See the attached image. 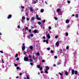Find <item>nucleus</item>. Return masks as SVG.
<instances>
[{
  "label": "nucleus",
  "mask_w": 79,
  "mask_h": 79,
  "mask_svg": "<svg viewBox=\"0 0 79 79\" xmlns=\"http://www.w3.org/2000/svg\"><path fill=\"white\" fill-rule=\"evenodd\" d=\"M46 37H47L48 39H50V34H48L46 35Z\"/></svg>",
  "instance_id": "1"
},
{
  "label": "nucleus",
  "mask_w": 79,
  "mask_h": 79,
  "mask_svg": "<svg viewBox=\"0 0 79 79\" xmlns=\"http://www.w3.org/2000/svg\"><path fill=\"white\" fill-rule=\"evenodd\" d=\"M33 33H38L39 32V31L37 30H35L33 31Z\"/></svg>",
  "instance_id": "2"
},
{
  "label": "nucleus",
  "mask_w": 79,
  "mask_h": 79,
  "mask_svg": "<svg viewBox=\"0 0 79 79\" xmlns=\"http://www.w3.org/2000/svg\"><path fill=\"white\" fill-rule=\"evenodd\" d=\"M28 59H29V58H28V57H25L24 58V60L25 61H27L28 60Z\"/></svg>",
  "instance_id": "3"
},
{
  "label": "nucleus",
  "mask_w": 79,
  "mask_h": 79,
  "mask_svg": "<svg viewBox=\"0 0 79 79\" xmlns=\"http://www.w3.org/2000/svg\"><path fill=\"white\" fill-rule=\"evenodd\" d=\"M56 45L57 47H58L59 46V42L57 41L56 43Z\"/></svg>",
  "instance_id": "4"
},
{
  "label": "nucleus",
  "mask_w": 79,
  "mask_h": 79,
  "mask_svg": "<svg viewBox=\"0 0 79 79\" xmlns=\"http://www.w3.org/2000/svg\"><path fill=\"white\" fill-rule=\"evenodd\" d=\"M25 48H26V46H22V50H25Z\"/></svg>",
  "instance_id": "5"
},
{
  "label": "nucleus",
  "mask_w": 79,
  "mask_h": 79,
  "mask_svg": "<svg viewBox=\"0 0 79 79\" xmlns=\"http://www.w3.org/2000/svg\"><path fill=\"white\" fill-rule=\"evenodd\" d=\"M29 9H30V10L31 11H33L34 10H33V9H32V8L31 7H30L29 8Z\"/></svg>",
  "instance_id": "6"
},
{
  "label": "nucleus",
  "mask_w": 79,
  "mask_h": 79,
  "mask_svg": "<svg viewBox=\"0 0 79 79\" xmlns=\"http://www.w3.org/2000/svg\"><path fill=\"white\" fill-rule=\"evenodd\" d=\"M11 15H8V19H10L11 18Z\"/></svg>",
  "instance_id": "7"
},
{
  "label": "nucleus",
  "mask_w": 79,
  "mask_h": 79,
  "mask_svg": "<svg viewBox=\"0 0 79 79\" xmlns=\"http://www.w3.org/2000/svg\"><path fill=\"white\" fill-rule=\"evenodd\" d=\"M36 3H37V2H36V1H32V4H35Z\"/></svg>",
  "instance_id": "8"
},
{
  "label": "nucleus",
  "mask_w": 79,
  "mask_h": 79,
  "mask_svg": "<svg viewBox=\"0 0 79 79\" xmlns=\"http://www.w3.org/2000/svg\"><path fill=\"white\" fill-rule=\"evenodd\" d=\"M72 73L73 74H74V70L73 69L72 70Z\"/></svg>",
  "instance_id": "9"
},
{
  "label": "nucleus",
  "mask_w": 79,
  "mask_h": 79,
  "mask_svg": "<svg viewBox=\"0 0 79 79\" xmlns=\"http://www.w3.org/2000/svg\"><path fill=\"white\" fill-rule=\"evenodd\" d=\"M30 48L31 50H32L33 49V46H30Z\"/></svg>",
  "instance_id": "10"
},
{
  "label": "nucleus",
  "mask_w": 79,
  "mask_h": 79,
  "mask_svg": "<svg viewBox=\"0 0 79 79\" xmlns=\"http://www.w3.org/2000/svg\"><path fill=\"white\" fill-rule=\"evenodd\" d=\"M46 70H49V69L50 68L48 67L47 66H46Z\"/></svg>",
  "instance_id": "11"
},
{
  "label": "nucleus",
  "mask_w": 79,
  "mask_h": 79,
  "mask_svg": "<svg viewBox=\"0 0 79 79\" xmlns=\"http://www.w3.org/2000/svg\"><path fill=\"white\" fill-rule=\"evenodd\" d=\"M35 19V18L34 17H32L31 19V20H32V21H34V20Z\"/></svg>",
  "instance_id": "12"
},
{
  "label": "nucleus",
  "mask_w": 79,
  "mask_h": 79,
  "mask_svg": "<svg viewBox=\"0 0 79 79\" xmlns=\"http://www.w3.org/2000/svg\"><path fill=\"white\" fill-rule=\"evenodd\" d=\"M36 19L37 20H40H40H41V18L39 17H38V18H36Z\"/></svg>",
  "instance_id": "13"
},
{
  "label": "nucleus",
  "mask_w": 79,
  "mask_h": 79,
  "mask_svg": "<svg viewBox=\"0 0 79 79\" xmlns=\"http://www.w3.org/2000/svg\"><path fill=\"white\" fill-rule=\"evenodd\" d=\"M44 9H41L40 10V12L41 13H43V12H44Z\"/></svg>",
  "instance_id": "14"
},
{
  "label": "nucleus",
  "mask_w": 79,
  "mask_h": 79,
  "mask_svg": "<svg viewBox=\"0 0 79 79\" xmlns=\"http://www.w3.org/2000/svg\"><path fill=\"white\" fill-rule=\"evenodd\" d=\"M59 51H60V54H61V53H62V49H60L59 50Z\"/></svg>",
  "instance_id": "15"
},
{
  "label": "nucleus",
  "mask_w": 79,
  "mask_h": 79,
  "mask_svg": "<svg viewBox=\"0 0 79 79\" xmlns=\"http://www.w3.org/2000/svg\"><path fill=\"white\" fill-rule=\"evenodd\" d=\"M32 56H33V58L34 60H36V58H35V56H34V55H33Z\"/></svg>",
  "instance_id": "16"
},
{
  "label": "nucleus",
  "mask_w": 79,
  "mask_h": 79,
  "mask_svg": "<svg viewBox=\"0 0 79 79\" xmlns=\"http://www.w3.org/2000/svg\"><path fill=\"white\" fill-rule=\"evenodd\" d=\"M69 20H68V19H67V20H66V23H69Z\"/></svg>",
  "instance_id": "17"
},
{
  "label": "nucleus",
  "mask_w": 79,
  "mask_h": 79,
  "mask_svg": "<svg viewBox=\"0 0 79 79\" xmlns=\"http://www.w3.org/2000/svg\"><path fill=\"white\" fill-rule=\"evenodd\" d=\"M60 11V9H58L56 11L57 12H59V11Z\"/></svg>",
  "instance_id": "18"
},
{
  "label": "nucleus",
  "mask_w": 79,
  "mask_h": 79,
  "mask_svg": "<svg viewBox=\"0 0 79 79\" xmlns=\"http://www.w3.org/2000/svg\"><path fill=\"white\" fill-rule=\"evenodd\" d=\"M22 20H25V17L24 16L22 17Z\"/></svg>",
  "instance_id": "19"
},
{
  "label": "nucleus",
  "mask_w": 79,
  "mask_h": 79,
  "mask_svg": "<svg viewBox=\"0 0 79 79\" xmlns=\"http://www.w3.org/2000/svg\"><path fill=\"white\" fill-rule=\"evenodd\" d=\"M37 66L38 68H40V65H37Z\"/></svg>",
  "instance_id": "20"
},
{
  "label": "nucleus",
  "mask_w": 79,
  "mask_h": 79,
  "mask_svg": "<svg viewBox=\"0 0 79 79\" xmlns=\"http://www.w3.org/2000/svg\"><path fill=\"white\" fill-rule=\"evenodd\" d=\"M27 54V52H23V54L24 55H26V54Z\"/></svg>",
  "instance_id": "21"
},
{
  "label": "nucleus",
  "mask_w": 79,
  "mask_h": 79,
  "mask_svg": "<svg viewBox=\"0 0 79 79\" xmlns=\"http://www.w3.org/2000/svg\"><path fill=\"white\" fill-rule=\"evenodd\" d=\"M29 60L30 62H32V61H33V60H32V59H29Z\"/></svg>",
  "instance_id": "22"
},
{
  "label": "nucleus",
  "mask_w": 79,
  "mask_h": 79,
  "mask_svg": "<svg viewBox=\"0 0 79 79\" xmlns=\"http://www.w3.org/2000/svg\"><path fill=\"white\" fill-rule=\"evenodd\" d=\"M36 55H38V56H39L40 55V53L39 52H38L36 53Z\"/></svg>",
  "instance_id": "23"
},
{
  "label": "nucleus",
  "mask_w": 79,
  "mask_h": 79,
  "mask_svg": "<svg viewBox=\"0 0 79 79\" xmlns=\"http://www.w3.org/2000/svg\"><path fill=\"white\" fill-rule=\"evenodd\" d=\"M65 35H66V36H68V33L66 32L65 33Z\"/></svg>",
  "instance_id": "24"
},
{
  "label": "nucleus",
  "mask_w": 79,
  "mask_h": 79,
  "mask_svg": "<svg viewBox=\"0 0 79 79\" xmlns=\"http://www.w3.org/2000/svg\"><path fill=\"white\" fill-rule=\"evenodd\" d=\"M77 73H78V72L77 71H75V74H77Z\"/></svg>",
  "instance_id": "25"
},
{
  "label": "nucleus",
  "mask_w": 79,
  "mask_h": 79,
  "mask_svg": "<svg viewBox=\"0 0 79 79\" xmlns=\"http://www.w3.org/2000/svg\"><path fill=\"white\" fill-rule=\"evenodd\" d=\"M37 23L39 25H40V24H41V22H38Z\"/></svg>",
  "instance_id": "26"
},
{
  "label": "nucleus",
  "mask_w": 79,
  "mask_h": 79,
  "mask_svg": "<svg viewBox=\"0 0 79 79\" xmlns=\"http://www.w3.org/2000/svg\"><path fill=\"white\" fill-rule=\"evenodd\" d=\"M21 22H22V23H24L25 21L24 20H21Z\"/></svg>",
  "instance_id": "27"
},
{
  "label": "nucleus",
  "mask_w": 79,
  "mask_h": 79,
  "mask_svg": "<svg viewBox=\"0 0 79 79\" xmlns=\"http://www.w3.org/2000/svg\"><path fill=\"white\" fill-rule=\"evenodd\" d=\"M45 73H46V74H48V72L46 70H45Z\"/></svg>",
  "instance_id": "28"
},
{
  "label": "nucleus",
  "mask_w": 79,
  "mask_h": 79,
  "mask_svg": "<svg viewBox=\"0 0 79 79\" xmlns=\"http://www.w3.org/2000/svg\"><path fill=\"white\" fill-rule=\"evenodd\" d=\"M30 36L31 37H33L34 36V35L33 34H31Z\"/></svg>",
  "instance_id": "29"
},
{
  "label": "nucleus",
  "mask_w": 79,
  "mask_h": 79,
  "mask_svg": "<svg viewBox=\"0 0 79 79\" xmlns=\"http://www.w3.org/2000/svg\"><path fill=\"white\" fill-rule=\"evenodd\" d=\"M18 54H16L15 55V56L16 57H18Z\"/></svg>",
  "instance_id": "30"
},
{
  "label": "nucleus",
  "mask_w": 79,
  "mask_h": 79,
  "mask_svg": "<svg viewBox=\"0 0 79 79\" xmlns=\"http://www.w3.org/2000/svg\"><path fill=\"white\" fill-rule=\"evenodd\" d=\"M59 74L60 76H63V74H62V73H59Z\"/></svg>",
  "instance_id": "31"
},
{
  "label": "nucleus",
  "mask_w": 79,
  "mask_h": 79,
  "mask_svg": "<svg viewBox=\"0 0 79 79\" xmlns=\"http://www.w3.org/2000/svg\"><path fill=\"white\" fill-rule=\"evenodd\" d=\"M65 74L66 75H68V72H65Z\"/></svg>",
  "instance_id": "32"
},
{
  "label": "nucleus",
  "mask_w": 79,
  "mask_h": 79,
  "mask_svg": "<svg viewBox=\"0 0 79 79\" xmlns=\"http://www.w3.org/2000/svg\"><path fill=\"white\" fill-rule=\"evenodd\" d=\"M54 18L56 20H57L58 19V18L56 17H54Z\"/></svg>",
  "instance_id": "33"
},
{
  "label": "nucleus",
  "mask_w": 79,
  "mask_h": 79,
  "mask_svg": "<svg viewBox=\"0 0 79 79\" xmlns=\"http://www.w3.org/2000/svg\"><path fill=\"white\" fill-rule=\"evenodd\" d=\"M68 48H69V47H68V46H67L66 47V49L67 50H68Z\"/></svg>",
  "instance_id": "34"
},
{
  "label": "nucleus",
  "mask_w": 79,
  "mask_h": 79,
  "mask_svg": "<svg viewBox=\"0 0 79 79\" xmlns=\"http://www.w3.org/2000/svg\"><path fill=\"white\" fill-rule=\"evenodd\" d=\"M28 31H29L30 33H31V30L29 29Z\"/></svg>",
  "instance_id": "35"
},
{
  "label": "nucleus",
  "mask_w": 79,
  "mask_h": 79,
  "mask_svg": "<svg viewBox=\"0 0 79 79\" xmlns=\"http://www.w3.org/2000/svg\"><path fill=\"white\" fill-rule=\"evenodd\" d=\"M75 17L76 18H77L78 17V15L77 14L75 16Z\"/></svg>",
  "instance_id": "36"
},
{
  "label": "nucleus",
  "mask_w": 79,
  "mask_h": 79,
  "mask_svg": "<svg viewBox=\"0 0 79 79\" xmlns=\"http://www.w3.org/2000/svg\"><path fill=\"white\" fill-rule=\"evenodd\" d=\"M36 18H39V15H36Z\"/></svg>",
  "instance_id": "37"
},
{
  "label": "nucleus",
  "mask_w": 79,
  "mask_h": 79,
  "mask_svg": "<svg viewBox=\"0 0 79 79\" xmlns=\"http://www.w3.org/2000/svg\"><path fill=\"white\" fill-rule=\"evenodd\" d=\"M17 28H18V29H19V28H20V26L19 25H18L17 27Z\"/></svg>",
  "instance_id": "38"
},
{
  "label": "nucleus",
  "mask_w": 79,
  "mask_h": 79,
  "mask_svg": "<svg viewBox=\"0 0 79 79\" xmlns=\"http://www.w3.org/2000/svg\"><path fill=\"white\" fill-rule=\"evenodd\" d=\"M16 69L17 70H18V69H19V67H17L16 68Z\"/></svg>",
  "instance_id": "39"
},
{
  "label": "nucleus",
  "mask_w": 79,
  "mask_h": 79,
  "mask_svg": "<svg viewBox=\"0 0 79 79\" xmlns=\"http://www.w3.org/2000/svg\"><path fill=\"white\" fill-rule=\"evenodd\" d=\"M51 53H53V51L51 50Z\"/></svg>",
  "instance_id": "40"
},
{
  "label": "nucleus",
  "mask_w": 79,
  "mask_h": 79,
  "mask_svg": "<svg viewBox=\"0 0 79 79\" xmlns=\"http://www.w3.org/2000/svg\"><path fill=\"white\" fill-rule=\"evenodd\" d=\"M61 64V62H58L57 63V65H59V64Z\"/></svg>",
  "instance_id": "41"
},
{
  "label": "nucleus",
  "mask_w": 79,
  "mask_h": 79,
  "mask_svg": "<svg viewBox=\"0 0 79 79\" xmlns=\"http://www.w3.org/2000/svg\"><path fill=\"white\" fill-rule=\"evenodd\" d=\"M46 43L47 44H48V40H46Z\"/></svg>",
  "instance_id": "42"
},
{
  "label": "nucleus",
  "mask_w": 79,
  "mask_h": 79,
  "mask_svg": "<svg viewBox=\"0 0 79 79\" xmlns=\"http://www.w3.org/2000/svg\"><path fill=\"white\" fill-rule=\"evenodd\" d=\"M28 29V28L27 27H25L26 30H27Z\"/></svg>",
  "instance_id": "43"
},
{
  "label": "nucleus",
  "mask_w": 79,
  "mask_h": 79,
  "mask_svg": "<svg viewBox=\"0 0 79 79\" xmlns=\"http://www.w3.org/2000/svg\"><path fill=\"white\" fill-rule=\"evenodd\" d=\"M27 21H29V18H27Z\"/></svg>",
  "instance_id": "44"
},
{
  "label": "nucleus",
  "mask_w": 79,
  "mask_h": 79,
  "mask_svg": "<svg viewBox=\"0 0 79 79\" xmlns=\"http://www.w3.org/2000/svg\"><path fill=\"white\" fill-rule=\"evenodd\" d=\"M54 58H55V59H56V58H57V56H54Z\"/></svg>",
  "instance_id": "45"
},
{
  "label": "nucleus",
  "mask_w": 79,
  "mask_h": 79,
  "mask_svg": "<svg viewBox=\"0 0 79 79\" xmlns=\"http://www.w3.org/2000/svg\"><path fill=\"white\" fill-rule=\"evenodd\" d=\"M49 30H50L52 29V27H51L50 26H49Z\"/></svg>",
  "instance_id": "46"
},
{
  "label": "nucleus",
  "mask_w": 79,
  "mask_h": 79,
  "mask_svg": "<svg viewBox=\"0 0 79 79\" xmlns=\"http://www.w3.org/2000/svg\"><path fill=\"white\" fill-rule=\"evenodd\" d=\"M0 53H3V52L2 51H0Z\"/></svg>",
  "instance_id": "47"
},
{
  "label": "nucleus",
  "mask_w": 79,
  "mask_h": 79,
  "mask_svg": "<svg viewBox=\"0 0 79 79\" xmlns=\"http://www.w3.org/2000/svg\"><path fill=\"white\" fill-rule=\"evenodd\" d=\"M21 8H24V6H21Z\"/></svg>",
  "instance_id": "48"
},
{
  "label": "nucleus",
  "mask_w": 79,
  "mask_h": 79,
  "mask_svg": "<svg viewBox=\"0 0 79 79\" xmlns=\"http://www.w3.org/2000/svg\"><path fill=\"white\" fill-rule=\"evenodd\" d=\"M16 60L17 61H18V60H19V58H18L16 59Z\"/></svg>",
  "instance_id": "49"
},
{
  "label": "nucleus",
  "mask_w": 79,
  "mask_h": 79,
  "mask_svg": "<svg viewBox=\"0 0 79 79\" xmlns=\"http://www.w3.org/2000/svg\"><path fill=\"white\" fill-rule=\"evenodd\" d=\"M55 38L56 39H57V38H58V36H56L55 37Z\"/></svg>",
  "instance_id": "50"
},
{
  "label": "nucleus",
  "mask_w": 79,
  "mask_h": 79,
  "mask_svg": "<svg viewBox=\"0 0 79 79\" xmlns=\"http://www.w3.org/2000/svg\"><path fill=\"white\" fill-rule=\"evenodd\" d=\"M42 62H43V63H44V62H45V60H42Z\"/></svg>",
  "instance_id": "51"
},
{
  "label": "nucleus",
  "mask_w": 79,
  "mask_h": 79,
  "mask_svg": "<svg viewBox=\"0 0 79 79\" xmlns=\"http://www.w3.org/2000/svg\"><path fill=\"white\" fill-rule=\"evenodd\" d=\"M2 60V63H4V62L3 61V59Z\"/></svg>",
  "instance_id": "52"
},
{
  "label": "nucleus",
  "mask_w": 79,
  "mask_h": 79,
  "mask_svg": "<svg viewBox=\"0 0 79 79\" xmlns=\"http://www.w3.org/2000/svg\"><path fill=\"white\" fill-rule=\"evenodd\" d=\"M71 2H70V1H68V3H70Z\"/></svg>",
  "instance_id": "53"
},
{
  "label": "nucleus",
  "mask_w": 79,
  "mask_h": 79,
  "mask_svg": "<svg viewBox=\"0 0 79 79\" xmlns=\"http://www.w3.org/2000/svg\"><path fill=\"white\" fill-rule=\"evenodd\" d=\"M42 69H43V68H42V67H40V71H41V70H42Z\"/></svg>",
  "instance_id": "54"
},
{
  "label": "nucleus",
  "mask_w": 79,
  "mask_h": 79,
  "mask_svg": "<svg viewBox=\"0 0 79 79\" xmlns=\"http://www.w3.org/2000/svg\"><path fill=\"white\" fill-rule=\"evenodd\" d=\"M50 48H47V50H50Z\"/></svg>",
  "instance_id": "55"
},
{
  "label": "nucleus",
  "mask_w": 79,
  "mask_h": 79,
  "mask_svg": "<svg viewBox=\"0 0 79 79\" xmlns=\"http://www.w3.org/2000/svg\"><path fill=\"white\" fill-rule=\"evenodd\" d=\"M32 57V56H31V55H29V58H31V57Z\"/></svg>",
  "instance_id": "56"
},
{
  "label": "nucleus",
  "mask_w": 79,
  "mask_h": 79,
  "mask_svg": "<svg viewBox=\"0 0 79 79\" xmlns=\"http://www.w3.org/2000/svg\"><path fill=\"white\" fill-rule=\"evenodd\" d=\"M17 65H18L17 64H15V66H17Z\"/></svg>",
  "instance_id": "57"
},
{
  "label": "nucleus",
  "mask_w": 79,
  "mask_h": 79,
  "mask_svg": "<svg viewBox=\"0 0 79 79\" xmlns=\"http://www.w3.org/2000/svg\"><path fill=\"white\" fill-rule=\"evenodd\" d=\"M45 3H46V5H47V4H48V3H47V2L46 1H45Z\"/></svg>",
  "instance_id": "58"
},
{
  "label": "nucleus",
  "mask_w": 79,
  "mask_h": 79,
  "mask_svg": "<svg viewBox=\"0 0 79 79\" xmlns=\"http://www.w3.org/2000/svg\"><path fill=\"white\" fill-rule=\"evenodd\" d=\"M45 22V20H43V23H44Z\"/></svg>",
  "instance_id": "59"
},
{
  "label": "nucleus",
  "mask_w": 79,
  "mask_h": 79,
  "mask_svg": "<svg viewBox=\"0 0 79 79\" xmlns=\"http://www.w3.org/2000/svg\"><path fill=\"white\" fill-rule=\"evenodd\" d=\"M27 79H29V77H28V76H27Z\"/></svg>",
  "instance_id": "60"
},
{
  "label": "nucleus",
  "mask_w": 79,
  "mask_h": 79,
  "mask_svg": "<svg viewBox=\"0 0 79 79\" xmlns=\"http://www.w3.org/2000/svg\"><path fill=\"white\" fill-rule=\"evenodd\" d=\"M30 64L31 65H33V63H30Z\"/></svg>",
  "instance_id": "61"
},
{
  "label": "nucleus",
  "mask_w": 79,
  "mask_h": 79,
  "mask_svg": "<svg viewBox=\"0 0 79 79\" xmlns=\"http://www.w3.org/2000/svg\"><path fill=\"white\" fill-rule=\"evenodd\" d=\"M22 45L23 46H24V45H25V44H24V43H23Z\"/></svg>",
  "instance_id": "62"
},
{
  "label": "nucleus",
  "mask_w": 79,
  "mask_h": 79,
  "mask_svg": "<svg viewBox=\"0 0 79 79\" xmlns=\"http://www.w3.org/2000/svg\"><path fill=\"white\" fill-rule=\"evenodd\" d=\"M19 75H22V73H20V74H19Z\"/></svg>",
  "instance_id": "63"
},
{
  "label": "nucleus",
  "mask_w": 79,
  "mask_h": 79,
  "mask_svg": "<svg viewBox=\"0 0 79 79\" xmlns=\"http://www.w3.org/2000/svg\"><path fill=\"white\" fill-rule=\"evenodd\" d=\"M43 39H45V36H43Z\"/></svg>",
  "instance_id": "64"
}]
</instances>
